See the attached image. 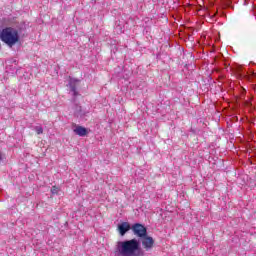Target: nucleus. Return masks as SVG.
Returning <instances> with one entry per match:
<instances>
[{
	"label": "nucleus",
	"mask_w": 256,
	"mask_h": 256,
	"mask_svg": "<svg viewBox=\"0 0 256 256\" xmlns=\"http://www.w3.org/2000/svg\"><path fill=\"white\" fill-rule=\"evenodd\" d=\"M141 242L137 239L118 241L115 248V253L119 256H139Z\"/></svg>",
	"instance_id": "nucleus-1"
},
{
	"label": "nucleus",
	"mask_w": 256,
	"mask_h": 256,
	"mask_svg": "<svg viewBox=\"0 0 256 256\" xmlns=\"http://www.w3.org/2000/svg\"><path fill=\"white\" fill-rule=\"evenodd\" d=\"M0 39L9 47H13V45L19 42V32L15 28H5L0 33Z\"/></svg>",
	"instance_id": "nucleus-2"
},
{
	"label": "nucleus",
	"mask_w": 256,
	"mask_h": 256,
	"mask_svg": "<svg viewBox=\"0 0 256 256\" xmlns=\"http://www.w3.org/2000/svg\"><path fill=\"white\" fill-rule=\"evenodd\" d=\"M131 229L134 235H136V237H140V239L147 235V228L143 226V224L136 223L131 227Z\"/></svg>",
	"instance_id": "nucleus-3"
},
{
	"label": "nucleus",
	"mask_w": 256,
	"mask_h": 256,
	"mask_svg": "<svg viewBox=\"0 0 256 256\" xmlns=\"http://www.w3.org/2000/svg\"><path fill=\"white\" fill-rule=\"evenodd\" d=\"M153 245H155V240L153 239V237L148 236L147 234L146 236L142 237V246L145 251H150Z\"/></svg>",
	"instance_id": "nucleus-4"
},
{
	"label": "nucleus",
	"mask_w": 256,
	"mask_h": 256,
	"mask_svg": "<svg viewBox=\"0 0 256 256\" xmlns=\"http://www.w3.org/2000/svg\"><path fill=\"white\" fill-rule=\"evenodd\" d=\"M73 131L76 135H79V137H85L89 133L87 128L79 125H74Z\"/></svg>",
	"instance_id": "nucleus-5"
},
{
	"label": "nucleus",
	"mask_w": 256,
	"mask_h": 256,
	"mask_svg": "<svg viewBox=\"0 0 256 256\" xmlns=\"http://www.w3.org/2000/svg\"><path fill=\"white\" fill-rule=\"evenodd\" d=\"M131 224L129 222H123L122 224L118 225V231L120 235L123 237L127 231L131 229Z\"/></svg>",
	"instance_id": "nucleus-6"
},
{
	"label": "nucleus",
	"mask_w": 256,
	"mask_h": 256,
	"mask_svg": "<svg viewBox=\"0 0 256 256\" xmlns=\"http://www.w3.org/2000/svg\"><path fill=\"white\" fill-rule=\"evenodd\" d=\"M70 89H71L74 97H77V95H79V92H77V88L75 87V85H70Z\"/></svg>",
	"instance_id": "nucleus-7"
},
{
	"label": "nucleus",
	"mask_w": 256,
	"mask_h": 256,
	"mask_svg": "<svg viewBox=\"0 0 256 256\" xmlns=\"http://www.w3.org/2000/svg\"><path fill=\"white\" fill-rule=\"evenodd\" d=\"M34 129H35L37 135L43 134V127H41V126H36Z\"/></svg>",
	"instance_id": "nucleus-8"
},
{
	"label": "nucleus",
	"mask_w": 256,
	"mask_h": 256,
	"mask_svg": "<svg viewBox=\"0 0 256 256\" xmlns=\"http://www.w3.org/2000/svg\"><path fill=\"white\" fill-rule=\"evenodd\" d=\"M51 193H52L53 195H57V193H59V188H58L57 186H53V187L51 188Z\"/></svg>",
	"instance_id": "nucleus-9"
},
{
	"label": "nucleus",
	"mask_w": 256,
	"mask_h": 256,
	"mask_svg": "<svg viewBox=\"0 0 256 256\" xmlns=\"http://www.w3.org/2000/svg\"><path fill=\"white\" fill-rule=\"evenodd\" d=\"M1 159H2V155H1V152H0V161H1Z\"/></svg>",
	"instance_id": "nucleus-10"
}]
</instances>
